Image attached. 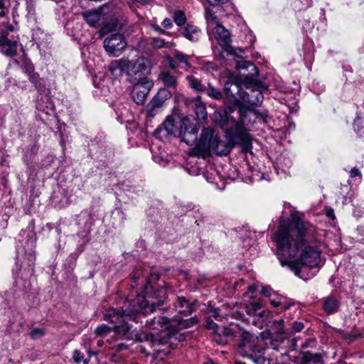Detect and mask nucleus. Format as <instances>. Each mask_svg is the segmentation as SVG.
Returning a JSON list of instances; mask_svg holds the SVG:
<instances>
[{
	"label": "nucleus",
	"mask_w": 364,
	"mask_h": 364,
	"mask_svg": "<svg viewBox=\"0 0 364 364\" xmlns=\"http://www.w3.org/2000/svg\"><path fill=\"white\" fill-rule=\"evenodd\" d=\"M196 301H190L185 297H178L174 302V309L181 314L188 316L196 311Z\"/></svg>",
	"instance_id": "4468645a"
},
{
	"label": "nucleus",
	"mask_w": 364,
	"mask_h": 364,
	"mask_svg": "<svg viewBox=\"0 0 364 364\" xmlns=\"http://www.w3.org/2000/svg\"><path fill=\"white\" fill-rule=\"evenodd\" d=\"M15 264L12 269V274L14 276V278L16 281L18 279H22V273H21V269L23 265V262L21 258L19 256V252L17 250V255L15 258Z\"/></svg>",
	"instance_id": "b1692460"
},
{
	"label": "nucleus",
	"mask_w": 364,
	"mask_h": 364,
	"mask_svg": "<svg viewBox=\"0 0 364 364\" xmlns=\"http://www.w3.org/2000/svg\"><path fill=\"white\" fill-rule=\"evenodd\" d=\"M213 34L218 43L223 47L221 57L223 58V53L228 55H235L234 49L230 46L231 39L230 32L225 27L219 23L213 29Z\"/></svg>",
	"instance_id": "1a4fd4ad"
},
{
	"label": "nucleus",
	"mask_w": 364,
	"mask_h": 364,
	"mask_svg": "<svg viewBox=\"0 0 364 364\" xmlns=\"http://www.w3.org/2000/svg\"><path fill=\"white\" fill-rule=\"evenodd\" d=\"M15 0H0V17H4L9 12V9L13 6L14 9L17 6Z\"/></svg>",
	"instance_id": "bb28decb"
},
{
	"label": "nucleus",
	"mask_w": 364,
	"mask_h": 364,
	"mask_svg": "<svg viewBox=\"0 0 364 364\" xmlns=\"http://www.w3.org/2000/svg\"><path fill=\"white\" fill-rule=\"evenodd\" d=\"M174 58L180 63L184 65V68L188 70L191 68V65L189 62L188 61V57L187 55H184L182 53L177 52L174 55Z\"/></svg>",
	"instance_id": "2f4dec72"
},
{
	"label": "nucleus",
	"mask_w": 364,
	"mask_h": 364,
	"mask_svg": "<svg viewBox=\"0 0 364 364\" xmlns=\"http://www.w3.org/2000/svg\"><path fill=\"white\" fill-rule=\"evenodd\" d=\"M83 19L93 28H98L104 23L102 14L97 11H87L82 13Z\"/></svg>",
	"instance_id": "2eb2a0df"
},
{
	"label": "nucleus",
	"mask_w": 364,
	"mask_h": 364,
	"mask_svg": "<svg viewBox=\"0 0 364 364\" xmlns=\"http://www.w3.org/2000/svg\"><path fill=\"white\" fill-rule=\"evenodd\" d=\"M27 229H28V240H31V243L36 242V233L34 232L33 230H34V225L33 223V222H31L27 227Z\"/></svg>",
	"instance_id": "79ce46f5"
},
{
	"label": "nucleus",
	"mask_w": 364,
	"mask_h": 364,
	"mask_svg": "<svg viewBox=\"0 0 364 364\" xmlns=\"http://www.w3.org/2000/svg\"><path fill=\"white\" fill-rule=\"evenodd\" d=\"M73 358L75 363H80L83 358V355L80 350L75 349L73 352Z\"/></svg>",
	"instance_id": "37998d69"
},
{
	"label": "nucleus",
	"mask_w": 364,
	"mask_h": 364,
	"mask_svg": "<svg viewBox=\"0 0 364 364\" xmlns=\"http://www.w3.org/2000/svg\"><path fill=\"white\" fill-rule=\"evenodd\" d=\"M179 137L181 141L189 146L197 142L198 129L196 123L192 122L189 118L185 117L179 122Z\"/></svg>",
	"instance_id": "0eeeda50"
},
{
	"label": "nucleus",
	"mask_w": 364,
	"mask_h": 364,
	"mask_svg": "<svg viewBox=\"0 0 364 364\" xmlns=\"http://www.w3.org/2000/svg\"><path fill=\"white\" fill-rule=\"evenodd\" d=\"M203 92L214 100H220L223 98L222 92L218 89L211 86L210 84L205 86Z\"/></svg>",
	"instance_id": "cd10ccee"
},
{
	"label": "nucleus",
	"mask_w": 364,
	"mask_h": 364,
	"mask_svg": "<svg viewBox=\"0 0 364 364\" xmlns=\"http://www.w3.org/2000/svg\"><path fill=\"white\" fill-rule=\"evenodd\" d=\"M205 328L212 331L216 336L220 326L215 323L210 317H208L205 320Z\"/></svg>",
	"instance_id": "e433bc0d"
},
{
	"label": "nucleus",
	"mask_w": 364,
	"mask_h": 364,
	"mask_svg": "<svg viewBox=\"0 0 364 364\" xmlns=\"http://www.w3.org/2000/svg\"><path fill=\"white\" fill-rule=\"evenodd\" d=\"M162 104H163V102L161 100H159L157 97H154L150 102V103L149 104V106H151L152 107H154V108H156L159 109L161 107Z\"/></svg>",
	"instance_id": "a18cd8bd"
},
{
	"label": "nucleus",
	"mask_w": 364,
	"mask_h": 364,
	"mask_svg": "<svg viewBox=\"0 0 364 364\" xmlns=\"http://www.w3.org/2000/svg\"><path fill=\"white\" fill-rule=\"evenodd\" d=\"M282 298L279 297V298H277V299H272L269 300V303L270 304L273 306V307H278V306H282L283 309L284 311L287 310L288 309H289V307L291 306V304H284L283 301H282Z\"/></svg>",
	"instance_id": "4c0bfd02"
},
{
	"label": "nucleus",
	"mask_w": 364,
	"mask_h": 364,
	"mask_svg": "<svg viewBox=\"0 0 364 364\" xmlns=\"http://www.w3.org/2000/svg\"><path fill=\"white\" fill-rule=\"evenodd\" d=\"M302 217L301 213L292 211L288 220L280 223L274 236L281 265L300 277L306 267H320L323 263L321 250L315 242V228Z\"/></svg>",
	"instance_id": "f257e3e1"
},
{
	"label": "nucleus",
	"mask_w": 364,
	"mask_h": 364,
	"mask_svg": "<svg viewBox=\"0 0 364 364\" xmlns=\"http://www.w3.org/2000/svg\"><path fill=\"white\" fill-rule=\"evenodd\" d=\"M271 289L267 287H264L262 289V293L264 296H269L271 295Z\"/></svg>",
	"instance_id": "13d9d810"
},
{
	"label": "nucleus",
	"mask_w": 364,
	"mask_h": 364,
	"mask_svg": "<svg viewBox=\"0 0 364 364\" xmlns=\"http://www.w3.org/2000/svg\"><path fill=\"white\" fill-rule=\"evenodd\" d=\"M137 314H134L130 317H124L119 324L114 326V330L118 334H122L125 338H129L130 331H132V326L128 323V321L134 320L135 316Z\"/></svg>",
	"instance_id": "6ab92c4d"
},
{
	"label": "nucleus",
	"mask_w": 364,
	"mask_h": 364,
	"mask_svg": "<svg viewBox=\"0 0 364 364\" xmlns=\"http://www.w3.org/2000/svg\"><path fill=\"white\" fill-rule=\"evenodd\" d=\"M127 46L124 36L119 33H113L104 41V48L109 56H119Z\"/></svg>",
	"instance_id": "6e6552de"
},
{
	"label": "nucleus",
	"mask_w": 364,
	"mask_h": 364,
	"mask_svg": "<svg viewBox=\"0 0 364 364\" xmlns=\"http://www.w3.org/2000/svg\"><path fill=\"white\" fill-rule=\"evenodd\" d=\"M358 235L356 240L358 242H364V227H360L357 229Z\"/></svg>",
	"instance_id": "de8ad7c7"
},
{
	"label": "nucleus",
	"mask_w": 364,
	"mask_h": 364,
	"mask_svg": "<svg viewBox=\"0 0 364 364\" xmlns=\"http://www.w3.org/2000/svg\"><path fill=\"white\" fill-rule=\"evenodd\" d=\"M236 336V331L232 327L220 326L214 340L220 345L226 344L229 340Z\"/></svg>",
	"instance_id": "dca6fc26"
},
{
	"label": "nucleus",
	"mask_w": 364,
	"mask_h": 364,
	"mask_svg": "<svg viewBox=\"0 0 364 364\" xmlns=\"http://www.w3.org/2000/svg\"><path fill=\"white\" fill-rule=\"evenodd\" d=\"M83 363H84V364H88L89 360L85 359L83 360Z\"/></svg>",
	"instance_id": "0e129e2a"
},
{
	"label": "nucleus",
	"mask_w": 364,
	"mask_h": 364,
	"mask_svg": "<svg viewBox=\"0 0 364 364\" xmlns=\"http://www.w3.org/2000/svg\"><path fill=\"white\" fill-rule=\"evenodd\" d=\"M112 348L115 350L116 351H122L123 350L127 349V346L124 343H117V344L114 345L112 347Z\"/></svg>",
	"instance_id": "6e6d98bb"
},
{
	"label": "nucleus",
	"mask_w": 364,
	"mask_h": 364,
	"mask_svg": "<svg viewBox=\"0 0 364 364\" xmlns=\"http://www.w3.org/2000/svg\"><path fill=\"white\" fill-rule=\"evenodd\" d=\"M272 327L274 328L275 332L277 333L282 334L285 333L283 319L275 320L273 322Z\"/></svg>",
	"instance_id": "58836bf2"
},
{
	"label": "nucleus",
	"mask_w": 364,
	"mask_h": 364,
	"mask_svg": "<svg viewBox=\"0 0 364 364\" xmlns=\"http://www.w3.org/2000/svg\"><path fill=\"white\" fill-rule=\"evenodd\" d=\"M133 1L139 3V4H141V5H146L148 3L147 0H134Z\"/></svg>",
	"instance_id": "e2e57ef3"
},
{
	"label": "nucleus",
	"mask_w": 364,
	"mask_h": 364,
	"mask_svg": "<svg viewBox=\"0 0 364 364\" xmlns=\"http://www.w3.org/2000/svg\"><path fill=\"white\" fill-rule=\"evenodd\" d=\"M158 112V109L148 106L146 110V116L149 117H154Z\"/></svg>",
	"instance_id": "8fccbe9b"
},
{
	"label": "nucleus",
	"mask_w": 364,
	"mask_h": 364,
	"mask_svg": "<svg viewBox=\"0 0 364 364\" xmlns=\"http://www.w3.org/2000/svg\"><path fill=\"white\" fill-rule=\"evenodd\" d=\"M179 63L173 58H171L168 60V65L171 67V69L176 70L179 67Z\"/></svg>",
	"instance_id": "5fc2aeb1"
},
{
	"label": "nucleus",
	"mask_w": 364,
	"mask_h": 364,
	"mask_svg": "<svg viewBox=\"0 0 364 364\" xmlns=\"http://www.w3.org/2000/svg\"><path fill=\"white\" fill-rule=\"evenodd\" d=\"M162 132H164L163 136L168 135L179 136V127L171 117H168L165 122L156 129L154 134L156 136L161 137Z\"/></svg>",
	"instance_id": "f8f14e48"
},
{
	"label": "nucleus",
	"mask_w": 364,
	"mask_h": 364,
	"mask_svg": "<svg viewBox=\"0 0 364 364\" xmlns=\"http://www.w3.org/2000/svg\"><path fill=\"white\" fill-rule=\"evenodd\" d=\"M246 95L247 96L243 99L251 105L259 106L262 103L264 97L260 91L251 90L250 93H247Z\"/></svg>",
	"instance_id": "4be33fe9"
},
{
	"label": "nucleus",
	"mask_w": 364,
	"mask_h": 364,
	"mask_svg": "<svg viewBox=\"0 0 364 364\" xmlns=\"http://www.w3.org/2000/svg\"><path fill=\"white\" fill-rule=\"evenodd\" d=\"M29 335L31 338L37 339L43 337L45 335V331L43 328H36L31 331Z\"/></svg>",
	"instance_id": "a19ab883"
},
{
	"label": "nucleus",
	"mask_w": 364,
	"mask_h": 364,
	"mask_svg": "<svg viewBox=\"0 0 364 364\" xmlns=\"http://www.w3.org/2000/svg\"><path fill=\"white\" fill-rule=\"evenodd\" d=\"M14 27L9 26L7 27L6 31H2L0 36V50L1 51L9 56H13L16 53L17 44L16 41H11L8 38V31H13Z\"/></svg>",
	"instance_id": "9b49d317"
},
{
	"label": "nucleus",
	"mask_w": 364,
	"mask_h": 364,
	"mask_svg": "<svg viewBox=\"0 0 364 364\" xmlns=\"http://www.w3.org/2000/svg\"><path fill=\"white\" fill-rule=\"evenodd\" d=\"M208 311L210 314V316H209L210 318V316H212V317H214L215 318L218 319L220 317L218 309H215V308L210 306L208 309Z\"/></svg>",
	"instance_id": "49530a36"
},
{
	"label": "nucleus",
	"mask_w": 364,
	"mask_h": 364,
	"mask_svg": "<svg viewBox=\"0 0 364 364\" xmlns=\"http://www.w3.org/2000/svg\"><path fill=\"white\" fill-rule=\"evenodd\" d=\"M151 66L150 61L145 57H139L135 60H129V75L145 71Z\"/></svg>",
	"instance_id": "f3484780"
},
{
	"label": "nucleus",
	"mask_w": 364,
	"mask_h": 364,
	"mask_svg": "<svg viewBox=\"0 0 364 364\" xmlns=\"http://www.w3.org/2000/svg\"><path fill=\"white\" fill-rule=\"evenodd\" d=\"M198 322L196 317H191L187 319H183L179 317H174L169 318L166 316L154 317L147 323L152 326L154 329H162L171 330L172 331H178L184 328H190Z\"/></svg>",
	"instance_id": "423d86ee"
},
{
	"label": "nucleus",
	"mask_w": 364,
	"mask_h": 364,
	"mask_svg": "<svg viewBox=\"0 0 364 364\" xmlns=\"http://www.w3.org/2000/svg\"><path fill=\"white\" fill-rule=\"evenodd\" d=\"M27 11H28V18L33 19L34 22L36 21L35 17V6L34 0H26Z\"/></svg>",
	"instance_id": "c9c22d12"
},
{
	"label": "nucleus",
	"mask_w": 364,
	"mask_h": 364,
	"mask_svg": "<svg viewBox=\"0 0 364 364\" xmlns=\"http://www.w3.org/2000/svg\"><path fill=\"white\" fill-rule=\"evenodd\" d=\"M292 327L296 332H300L304 327V325L302 322L300 321H294L292 323Z\"/></svg>",
	"instance_id": "864d4df0"
},
{
	"label": "nucleus",
	"mask_w": 364,
	"mask_h": 364,
	"mask_svg": "<svg viewBox=\"0 0 364 364\" xmlns=\"http://www.w3.org/2000/svg\"><path fill=\"white\" fill-rule=\"evenodd\" d=\"M152 87V82L147 77L140 78L134 85L132 91L133 100L137 105H143L145 102L147 95Z\"/></svg>",
	"instance_id": "9d476101"
},
{
	"label": "nucleus",
	"mask_w": 364,
	"mask_h": 364,
	"mask_svg": "<svg viewBox=\"0 0 364 364\" xmlns=\"http://www.w3.org/2000/svg\"><path fill=\"white\" fill-rule=\"evenodd\" d=\"M109 331V328L105 325H102L100 326H98L96 330L95 333L99 335H104L106 334Z\"/></svg>",
	"instance_id": "09e8293b"
},
{
	"label": "nucleus",
	"mask_w": 364,
	"mask_h": 364,
	"mask_svg": "<svg viewBox=\"0 0 364 364\" xmlns=\"http://www.w3.org/2000/svg\"><path fill=\"white\" fill-rule=\"evenodd\" d=\"M231 86H234L235 87V89L237 90V92L239 91V85L237 84V83H232V82H227L225 85V90H226V92H228V94H230L231 95H233V92L230 90V87Z\"/></svg>",
	"instance_id": "c03bdc74"
},
{
	"label": "nucleus",
	"mask_w": 364,
	"mask_h": 364,
	"mask_svg": "<svg viewBox=\"0 0 364 364\" xmlns=\"http://www.w3.org/2000/svg\"><path fill=\"white\" fill-rule=\"evenodd\" d=\"M132 287L139 283L145 284L140 292L136 291V299H127L121 311L111 308L104 314L105 320L111 323H120L124 317H132L134 314H146L153 312L156 307L162 306L167 299L166 290L161 287L154 289L153 286L144 277H133Z\"/></svg>",
	"instance_id": "7ed1b4c3"
},
{
	"label": "nucleus",
	"mask_w": 364,
	"mask_h": 364,
	"mask_svg": "<svg viewBox=\"0 0 364 364\" xmlns=\"http://www.w3.org/2000/svg\"><path fill=\"white\" fill-rule=\"evenodd\" d=\"M193 109L196 113V115L198 119H205L207 117L206 107L205 105L200 100L198 97L193 100Z\"/></svg>",
	"instance_id": "5701e85b"
},
{
	"label": "nucleus",
	"mask_w": 364,
	"mask_h": 364,
	"mask_svg": "<svg viewBox=\"0 0 364 364\" xmlns=\"http://www.w3.org/2000/svg\"><path fill=\"white\" fill-rule=\"evenodd\" d=\"M200 30L194 25L188 24L183 31V36L191 41H198L200 37Z\"/></svg>",
	"instance_id": "412c9836"
},
{
	"label": "nucleus",
	"mask_w": 364,
	"mask_h": 364,
	"mask_svg": "<svg viewBox=\"0 0 364 364\" xmlns=\"http://www.w3.org/2000/svg\"><path fill=\"white\" fill-rule=\"evenodd\" d=\"M205 17L206 19V21L209 26L210 25H215L218 23L216 21L217 17L215 16V14L209 8H205Z\"/></svg>",
	"instance_id": "473e14b6"
},
{
	"label": "nucleus",
	"mask_w": 364,
	"mask_h": 364,
	"mask_svg": "<svg viewBox=\"0 0 364 364\" xmlns=\"http://www.w3.org/2000/svg\"><path fill=\"white\" fill-rule=\"evenodd\" d=\"M186 80L188 82L189 87L191 89H193L196 91H198V92H203L206 85L202 84L201 81L199 79L195 77L193 75H188L186 77Z\"/></svg>",
	"instance_id": "393cba45"
},
{
	"label": "nucleus",
	"mask_w": 364,
	"mask_h": 364,
	"mask_svg": "<svg viewBox=\"0 0 364 364\" xmlns=\"http://www.w3.org/2000/svg\"><path fill=\"white\" fill-rule=\"evenodd\" d=\"M247 313L249 315H255L257 314V309L256 306H252L250 309L247 308Z\"/></svg>",
	"instance_id": "bf43d9fd"
},
{
	"label": "nucleus",
	"mask_w": 364,
	"mask_h": 364,
	"mask_svg": "<svg viewBox=\"0 0 364 364\" xmlns=\"http://www.w3.org/2000/svg\"><path fill=\"white\" fill-rule=\"evenodd\" d=\"M159 80H160L164 86L171 90H176L178 86V80L177 77L173 75H171L168 71H162L159 73L158 77Z\"/></svg>",
	"instance_id": "aec40b11"
},
{
	"label": "nucleus",
	"mask_w": 364,
	"mask_h": 364,
	"mask_svg": "<svg viewBox=\"0 0 364 364\" xmlns=\"http://www.w3.org/2000/svg\"><path fill=\"white\" fill-rule=\"evenodd\" d=\"M353 127L360 136L364 137V119H363L359 115H357L354 120Z\"/></svg>",
	"instance_id": "c85d7f7f"
},
{
	"label": "nucleus",
	"mask_w": 364,
	"mask_h": 364,
	"mask_svg": "<svg viewBox=\"0 0 364 364\" xmlns=\"http://www.w3.org/2000/svg\"><path fill=\"white\" fill-rule=\"evenodd\" d=\"M114 111L117 115V119L120 122L122 123L126 120L127 116L128 114V109H126L124 106H119L114 108Z\"/></svg>",
	"instance_id": "c756f323"
},
{
	"label": "nucleus",
	"mask_w": 364,
	"mask_h": 364,
	"mask_svg": "<svg viewBox=\"0 0 364 364\" xmlns=\"http://www.w3.org/2000/svg\"><path fill=\"white\" fill-rule=\"evenodd\" d=\"M331 214L333 215V213H327V215H328V217H331Z\"/></svg>",
	"instance_id": "69168bd1"
},
{
	"label": "nucleus",
	"mask_w": 364,
	"mask_h": 364,
	"mask_svg": "<svg viewBox=\"0 0 364 364\" xmlns=\"http://www.w3.org/2000/svg\"><path fill=\"white\" fill-rule=\"evenodd\" d=\"M47 38V35L40 28L33 30L32 33V41L36 43L38 48L46 42Z\"/></svg>",
	"instance_id": "a878e982"
},
{
	"label": "nucleus",
	"mask_w": 364,
	"mask_h": 364,
	"mask_svg": "<svg viewBox=\"0 0 364 364\" xmlns=\"http://www.w3.org/2000/svg\"><path fill=\"white\" fill-rule=\"evenodd\" d=\"M206 68L208 70H216V65L212 62L207 63Z\"/></svg>",
	"instance_id": "680f3d73"
},
{
	"label": "nucleus",
	"mask_w": 364,
	"mask_h": 364,
	"mask_svg": "<svg viewBox=\"0 0 364 364\" xmlns=\"http://www.w3.org/2000/svg\"><path fill=\"white\" fill-rule=\"evenodd\" d=\"M207 2L213 6H220L228 1V0H206Z\"/></svg>",
	"instance_id": "603ef678"
},
{
	"label": "nucleus",
	"mask_w": 364,
	"mask_h": 364,
	"mask_svg": "<svg viewBox=\"0 0 364 364\" xmlns=\"http://www.w3.org/2000/svg\"><path fill=\"white\" fill-rule=\"evenodd\" d=\"M349 173H350V178H355V177L358 176L360 179L361 177H362L361 172L360 171L359 169H358L356 168H351V170L350 171Z\"/></svg>",
	"instance_id": "3c124183"
},
{
	"label": "nucleus",
	"mask_w": 364,
	"mask_h": 364,
	"mask_svg": "<svg viewBox=\"0 0 364 364\" xmlns=\"http://www.w3.org/2000/svg\"><path fill=\"white\" fill-rule=\"evenodd\" d=\"M129 60L128 59L114 60L109 65V71L115 77H120L125 72L129 75Z\"/></svg>",
	"instance_id": "ddd939ff"
},
{
	"label": "nucleus",
	"mask_w": 364,
	"mask_h": 364,
	"mask_svg": "<svg viewBox=\"0 0 364 364\" xmlns=\"http://www.w3.org/2000/svg\"><path fill=\"white\" fill-rule=\"evenodd\" d=\"M116 27H117V23H115V21L108 22V23L104 24L101 27V28L100 30V35L105 36V35L107 34L108 33L114 30V28Z\"/></svg>",
	"instance_id": "f704fd0d"
},
{
	"label": "nucleus",
	"mask_w": 364,
	"mask_h": 364,
	"mask_svg": "<svg viewBox=\"0 0 364 364\" xmlns=\"http://www.w3.org/2000/svg\"><path fill=\"white\" fill-rule=\"evenodd\" d=\"M237 352L242 356L252 360L256 364H269L264 356L265 347L263 341L255 334L242 331Z\"/></svg>",
	"instance_id": "39448f33"
},
{
	"label": "nucleus",
	"mask_w": 364,
	"mask_h": 364,
	"mask_svg": "<svg viewBox=\"0 0 364 364\" xmlns=\"http://www.w3.org/2000/svg\"><path fill=\"white\" fill-rule=\"evenodd\" d=\"M242 68L246 69L251 68V70L253 71V73L247 75V77H250L251 80H253L255 77H257L259 75V70L250 61H245L243 63Z\"/></svg>",
	"instance_id": "72a5a7b5"
},
{
	"label": "nucleus",
	"mask_w": 364,
	"mask_h": 364,
	"mask_svg": "<svg viewBox=\"0 0 364 364\" xmlns=\"http://www.w3.org/2000/svg\"><path fill=\"white\" fill-rule=\"evenodd\" d=\"M118 212H119V213H121L122 214H124V213L122 212V210H118Z\"/></svg>",
	"instance_id": "338daca9"
},
{
	"label": "nucleus",
	"mask_w": 364,
	"mask_h": 364,
	"mask_svg": "<svg viewBox=\"0 0 364 364\" xmlns=\"http://www.w3.org/2000/svg\"><path fill=\"white\" fill-rule=\"evenodd\" d=\"M225 137L227 141H223L213 129L204 128L196 147L191 151V155L203 158L210 153L218 156H226L235 145H239L245 153L251 151L252 138L242 124L233 122L225 129Z\"/></svg>",
	"instance_id": "f03ea898"
},
{
	"label": "nucleus",
	"mask_w": 364,
	"mask_h": 364,
	"mask_svg": "<svg viewBox=\"0 0 364 364\" xmlns=\"http://www.w3.org/2000/svg\"><path fill=\"white\" fill-rule=\"evenodd\" d=\"M150 44L156 48H161L166 46V42L161 38H152Z\"/></svg>",
	"instance_id": "ea45409f"
},
{
	"label": "nucleus",
	"mask_w": 364,
	"mask_h": 364,
	"mask_svg": "<svg viewBox=\"0 0 364 364\" xmlns=\"http://www.w3.org/2000/svg\"><path fill=\"white\" fill-rule=\"evenodd\" d=\"M262 87L264 88V89L267 88V87L266 85H264Z\"/></svg>",
	"instance_id": "774afa93"
},
{
	"label": "nucleus",
	"mask_w": 364,
	"mask_h": 364,
	"mask_svg": "<svg viewBox=\"0 0 364 364\" xmlns=\"http://www.w3.org/2000/svg\"><path fill=\"white\" fill-rule=\"evenodd\" d=\"M173 18L174 22L178 26L183 25L186 21V17L185 13L181 11H176L173 14Z\"/></svg>",
	"instance_id": "7c9ffc66"
},
{
	"label": "nucleus",
	"mask_w": 364,
	"mask_h": 364,
	"mask_svg": "<svg viewBox=\"0 0 364 364\" xmlns=\"http://www.w3.org/2000/svg\"><path fill=\"white\" fill-rule=\"evenodd\" d=\"M35 259H36L35 254L33 252L30 253L28 255V260H29L28 265L31 266L33 264Z\"/></svg>",
	"instance_id": "052dcab7"
},
{
	"label": "nucleus",
	"mask_w": 364,
	"mask_h": 364,
	"mask_svg": "<svg viewBox=\"0 0 364 364\" xmlns=\"http://www.w3.org/2000/svg\"><path fill=\"white\" fill-rule=\"evenodd\" d=\"M162 25L166 28H170L172 26V21L170 18H165L162 22Z\"/></svg>",
	"instance_id": "4d7b16f0"
},
{
	"label": "nucleus",
	"mask_w": 364,
	"mask_h": 364,
	"mask_svg": "<svg viewBox=\"0 0 364 364\" xmlns=\"http://www.w3.org/2000/svg\"><path fill=\"white\" fill-rule=\"evenodd\" d=\"M33 70L34 67L31 60L24 56V72L27 73L30 81L39 93L36 105L38 117L42 122L47 123L50 117L55 115V107L49 95L41 92L45 87L44 81Z\"/></svg>",
	"instance_id": "20e7f679"
},
{
	"label": "nucleus",
	"mask_w": 364,
	"mask_h": 364,
	"mask_svg": "<svg viewBox=\"0 0 364 364\" xmlns=\"http://www.w3.org/2000/svg\"><path fill=\"white\" fill-rule=\"evenodd\" d=\"M340 306L338 299L334 295H328L322 299V307L328 314H333L338 311Z\"/></svg>",
	"instance_id": "a211bd4d"
}]
</instances>
